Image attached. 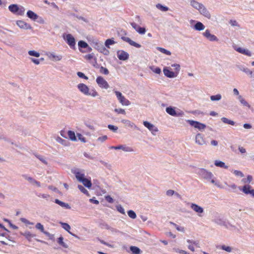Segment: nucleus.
Returning a JSON list of instances; mask_svg holds the SVG:
<instances>
[{
	"label": "nucleus",
	"mask_w": 254,
	"mask_h": 254,
	"mask_svg": "<svg viewBox=\"0 0 254 254\" xmlns=\"http://www.w3.org/2000/svg\"><path fill=\"white\" fill-rule=\"evenodd\" d=\"M240 190L244 193L248 194L252 190V187L249 185H247L243 186L242 188H240Z\"/></svg>",
	"instance_id": "obj_27"
},
{
	"label": "nucleus",
	"mask_w": 254,
	"mask_h": 254,
	"mask_svg": "<svg viewBox=\"0 0 254 254\" xmlns=\"http://www.w3.org/2000/svg\"><path fill=\"white\" fill-rule=\"evenodd\" d=\"M78 188L79 190L83 193L86 194L87 196H89V193L87 190H86L82 186L78 185Z\"/></svg>",
	"instance_id": "obj_45"
},
{
	"label": "nucleus",
	"mask_w": 254,
	"mask_h": 254,
	"mask_svg": "<svg viewBox=\"0 0 254 254\" xmlns=\"http://www.w3.org/2000/svg\"><path fill=\"white\" fill-rule=\"evenodd\" d=\"M188 122L190 125L194 127L195 128H198L199 130L204 129L206 127L205 125L197 121L188 120Z\"/></svg>",
	"instance_id": "obj_5"
},
{
	"label": "nucleus",
	"mask_w": 254,
	"mask_h": 254,
	"mask_svg": "<svg viewBox=\"0 0 254 254\" xmlns=\"http://www.w3.org/2000/svg\"><path fill=\"white\" fill-rule=\"evenodd\" d=\"M84 58L89 61H91V60H93L95 63L97 62V59L94 57V54H89L86 55L84 56Z\"/></svg>",
	"instance_id": "obj_28"
},
{
	"label": "nucleus",
	"mask_w": 254,
	"mask_h": 254,
	"mask_svg": "<svg viewBox=\"0 0 254 254\" xmlns=\"http://www.w3.org/2000/svg\"><path fill=\"white\" fill-rule=\"evenodd\" d=\"M8 9L12 13L18 15H23L25 12L24 7L22 6H18L16 4H12L9 5Z\"/></svg>",
	"instance_id": "obj_1"
},
{
	"label": "nucleus",
	"mask_w": 254,
	"mask_h": 254,
	"mask_svg": "<svg viewBox=\"0 0 254 254\" xmlns=\"http://www.w3.org/2000/svg\"><path fill=\"white\" fill-rule=\"evenodd\" d=\"M110 148L114 149H116V150L122 149L126 152L133 151V149L132 148H131L130 147H128V146H126L125 145H120L116 146H112L110 147Z\"/></svg>",
	"instance_id": "obj_7"
},
{
	"label": "nucleus",
	"mask_w": 254,
	"mask_h": 254,
	"mask_svg": "<svg viewBox=\"0 0 254 254\" xmlns=\"http://www.w3.org/2000/svg\"><path fill=\"white\" fill-rule=\"evenodd\" d=\"M115 43V42L112 39H108L106 40L105 43V46L108 48H110V45H113Z\"/></svg>",
	"instance_id": "obj_41"
},
{
	"label": "nucleus",
	"mask_w": 254,
	"mask_h": 254,
	"mask_svg": "<svg viewBox=\"0 0 254 254\" xmlns=\"http://www.w3.org/2000/svg\"><path fill=\"white\" fill-rule=\"evenodd\" d=\"M77 74L80 78H84V79H86V80L88 79V78L87 76L85 75V74L81 72H79V71L77 73Z\"/></svg>",
	"instance_id": "obj_56"
},
{
	"label": "nucleus",
	"mask_w": 254,
	"mask_h": 254,
	"mask_svg": "<svg viewBox=\"0 0 254 254\" xmlns=\"http://www.w3.org/2000/svg\"><path fill=\"white\" fill-rule=\"evenodd\" d=\"M131 26L136 31L140 34H144L146 32V29L144 27H139L137 24L134 22L130 23Z\"/></svg>",
	"instance_id": "obj_10"
},
{
	"label": "nucleus",
	"mask_w": 254,
	"mask_h": 254,
	"mask_svg": "<svg viewBox=\"0 0 254 254\" xmlns=\"http://www.w3.org/2000/svg\"><path fill=\"white\" fill-rule=\"evenodd\" d=\"M253 180V177L251 175H248L246 179H244L243 180V182L244 183H250Z\"/></svg>",
	"instance_id": "obj_50"
},
{
	"label": "nucleus",
	"mask_w": 254,
	"mask_h": 254,
	"mask_svg": "<svg viewBox=\"0 0 254 254\" xmlns=\"http://www.w3.org/2000/svg\"><path fill=\"white\" fill-rule=\"evenodd\" d=\"M199 12L204 15L205 17H207V18L209 19L211 17V15L209 11L207 10V9L206 8V7L202 5L201 7L199 9Z\"/></svg>",
	"instance_id": "obj_16"
},
{
	"label": "nucleus",
	"mask_w": 254,
	"mask_h": 254,
	"mask_svg": "<svg viewBox=\"0 0 254 254\" xmlns=\"http://www.w3.org/2000/svg\"><path fill=\"white\" fill-rule=\"evenodd\" d=\"M28 54L30 56H34L35 57H39L40 56V54L38 52L35 51H29Z\"/></svg>",
	"instance_id": "obj_48"
},
{
	"label": "nucleus",
	"mask_w": 254,
	"mask_h": 254,
	"mask_svg": "<svg viewBox=\"0 0 254 254\" xmlns=\"http://www.w3.org/2000/svg\"><path fill=\"white\" fill-rule=\"evenodd\" d=\"M27 15L29 18L33 20H36L38 17V16L37 14L30 10L27 11Z\"/></svg>",
	"instance_id": "obj_25"
},
{
	"label": "nucleus",
	"mask_w": 254,
	"mask_h": 254,
	"mask_svg": "<svg viewBox=\"0 0 254 254\" xmlns=\"http://www.w3.org/2000/svg\"><path fill=\"white\" fill-rule=\"evenodd\" d=\"M127 214L129 217L132 219H135L136 217L135 213L133 210H129L127 212Z\"/></svg>",
	"instance_id": "obj_49"
},
{
	"label": "nucleus",
	"mask_w": 254,
	"mask_h": 254,
	"mask_svg": "<svg viewBox=\"0 0 254 254\" xmlns=\"http://www.w3.org/2000/svg\"><path fill=\"white\" fill-rule=\"evenodd\" d=\"M75 177L79 182H80L83 178H85L84 175L79 172L75 173Z\"/></svg>",
	"instance_id": "obj_44"
},
{
	"label": "nucleus",
	"mask_w": 254,
	"mask_h": 254,
	"mask_svg": "<svg viewBox=\"0 0 254 254\" xmlns=\"http://www.w3.org/2000/svg\"><path fill=\"white\" fill-rule=\"evenodd\" d=\"M214 164L215 166L220 167L221 168H224L225 169L228 168V166H226L225 163L221 161L216 160L215 161Z\"/></svg>",
	"instance_id": "obj_37"
},
{
	"label": "nucleus",
	"mask_w": 254,
	"mask_h": 254,
	"mask_svg": "<svg viewBox=\"0 0 254 254\" xmlns=\"http://www.w3.org/2000/svg\"><path fill=\"white\" fill-rule=\"evenodd\" d=\"M233 173L236 176H240L241 177H243L244 176V174H243V173L242 172L240 171L235 170L233 172Z\"/></svg>",
	"instance_id": "obj_57"
},
{
	"label": "nucleus",
	"mask_w": 254,
	"mask_h": 254,
	"mask_svg": "<svg viewBox=\"0 0 254 254\" xmlns=\"http://www.w3.org/2000/svg\"><path fill=\"white\" fill-rule=\"evenodd\" d=\"M152 70L156 74H160L161 72V69L159 67H156L154 69L151 68Z\"/></svg>",
	"instance_id": "obj_61"
},
{
	"label": "nucleus",
	"mask_w": 254,
	"mask_h": 254,
	"mask_svg": "<svg viewBox=\"0 0 254 254\" xmlns=\"http://www.w3.org/2000/svg\"><path fill=\"white\" fill-rule=\"evenodd\" d=\"M66 40L68 45L71 47H74L75 45V39L74 37L70 34L66 36Z\"/></svg>",
	"instance_id": "obj_13"
},
{
	"label": "nucleus",
	"mask_w": 254,
	"mask_h": 254,
	"mask_svg": "<svg viewBox=\"0 0 254 254\" xmlns=\"http://www.w3.org/2000/svg\"><path fill=\"white\" fill-rule=\"evenodd\" d=\"M22 235L29 241H31V239L35 236V235L31 234L30 232L27 231L22 234Z\"/></svg>",
	"instance_id": "obj_34"
},
{
	"label": "nucleus",
	"mask_w": 254,
	"mask_h": 254,
	"mask_svg": "<svg viewBox=\"0 0 254 254\" xmlns=\"http://www.w3.org/2000/svg\"><path fill=\"white\" fill-rule=\"evenodd\" d=\"M122 122L123 123L126 124L127 126L128 127H131L132 128H135L137 127L136 125L134 123L131 122L130 121H129L128 120H124L122 121Z\"/></svg>",
	"instance_id": "obj_38"
},
{
	"label": "nucleus",
	"mask_w": 254,
	"mask_h": 254,
	"mask_svg": "<svg viewBox=\"0 0 254 254\" xmlns=\"http://www.w3.org/2000/svg\"><path fill=\"white\" fill-rule=\"evenodd\" d=\"M175 194V191L173 190H169L166 191V194L168 196H172Z\"/></svg>",
	"instance_id": "obj_64"
},
{
	"label": "nucleus",
	"mask_w": 254,
	"mask_h": 254,
	"mask_svg": "<svg viewBox=\"0 0 254 254\" xmlns=\"http://www.w3.org/2000/svg\"><path fill=\"white\" fill-rule=\"evenodd\" d=\"M156 7L163 11H166L169 9L168 7L163 6L162 5L159 3L156 5Z\"/></svg>",
	"instance_id": "obj_46"
},
{
	"label": "nucleus",
	"mask_w": 254,
	"mask_h": 254,
	"mask_svg": "<svg viewBox=\"0 0 254 254\" xmlns=\"http://www.w3.org/2000/svg\"><path fill=\"white\" fill-rule=\"evenodd\" d=\"M47 55L50 59L54 61H61L63 58L61 55H56L55 54L52 53H49L47 54Z\"/></svg>",
	"instance_id": "obj_17"
},
{
	"label": "nucleus",
	"mask_w": 254,
	"mask_h": 254,
	"mask_svg": "<svg viewBox=\"0 0 254 254\" xmlns=\"http://www.w3.org/2000/svg\"><path fill=\"white\" fill-rule=\"evenodd\" d=\"M36 229L39 230L41 232L44 233L46 236L49 237V238L51 240H53L54 238V235L50 234L49 232L47 231H45L44 230V228L43 225L40 223H37L35 226Z\"/></svg>",
	"instance_id": "obj_4"
},
{
	"label": "nucleus",
	"mask_w": 254,
	"mask_h": 254,
	"mask_svg": "<svg viewBox=\"0 0 254 254\" xmlns=\"http://www.w3.org/2000/svg\"><path fill=\"white\" fill-rule=\"evenodd\" d=\"M187 242L190 244V245L188 246V248L192 252L194 251V248L193 247V245H195L196 247H199L198 243L196 241L188 240Z\"/></svg>",
	"instance_id": "obj_22"
},
{
	"label": "nucleus",
	"mask_w": 254,
	"mask_h": 254,
	"mask_svg": "<svg viewBox=\"0 0 254 254\" xmlns=\"http://www.w3.org/2000/svg\"><path fill=\"white\" fill-rule=\"evenodd\" d=\"M117 56L119 60L122 61H126L129 58L128 54L123 50L118 51L117 52Z\"/></svg>",
	"instance_id": "obj_6"
},
{
	"label": "nucleus",
	"mask_w": 254,
	"mask_h": 254,
	"mask_svg": "<svg viewBox=\"0 0 254 254\" xmlns=\"http://www.w3.org/2000/svg\"><path fill=\"white\" fill-rule=\"evenodd\" d=\"M194 27L195 30L198 31L203 30L205 28L204 25L200 22H197Z\"/></svg>",
	"instance_id": "obj_33"
},
{
	"label": "nucleus",
	"mask_w": 254,
	"mask_h": 254,
	"mask_svg": "<svg viewBox=\"0 0 254 254\" xmlns=\"http://www.w3.org/2000/svg\"><path fill=\"white\" fill-rule=\"evenodd\" d=\"M100 72L103 73L105 75H107L109 74V71L108 69L105 67L101 66L100 69Z\"/></svg>",
	"instance_id": "obj_51"
},
{
	"label": "nucleus",
	"mask_w": 254,
	"mask_h": 254,
	"mask_svg": "<svg viewBox=\"0 0 254 254\" xmlns=\"http://www.w3.org/2000/svg\"><path fill=\"white\" fill-rule=\"evenodd\" d=\"M221 249L223 250L226 251L227 252H231L232 251V249L231 247L229 246H226L225 245L222 246Z\"/></svg>",
	"instance_id": "obj_55"
},
{
	"label": "nucleus",
	"mask_w": 254,
	"mask_h": 254,
	"mask_svg": "<svg viewBox=\"0 0 254 254\" xmlns=\"http://www.w3.org/2000/svg\"><path fill=\"white\" fill-rule=\"evenodd\" d=\"M201 174L204 178L207 180L211 179L213 177V175L211 172H208L205 169L201 170Z\"/></svg>",
	"instance_id": "obj_19"
},
{
	"label": "nucleus",
	"mask_w": 254,
	"mask_h": 254,
	"mask_svg": "<svg viewBox=\"0 0 254 254\" xmlns=\"http://www.w3.org/2000/svg\"><path fill=\"white\" fill-rule=\"evenodd\" d=\"M238 99L240 102L245 106L248 107L249 108L250 107V105L249 103L242 97V96L240 95L238 97Z\"/></svg>",
	"instance_id": "obj_40"
},
{
	"label": "nucleus",
	"mask_w": 254,
	"mask_h": 254,
	"mask_svg": "<svg viewBox=\"0 0 254 254\" xmlns=\"http://www.w3.org/2000/svg\"><path fill=\"white\" fill-rule=\"evenodd\" d=\"M130 250L132 253V254H140L141 251L140 250L135 246H131L130 248Z\"/></svg>",
	"instance_id": "obj_36"
},
{
	"label": "nucleus",
	"mask_w": 254,
	"mask_h": 254,
	"mask_svg": "<svg viewBox=\"0 0 254 254\" xmlns=\"http://www.w3.org/2000/svg\"><path fill=\"white\" fill-rule=\"evenodd\" d=\"M55 202V203L59 204L61 206H62L63 207H64L66 209H70V208H71L68 203L64 202L58 199H56Z\"/></svg>",
	"instance_id": "obj_26"
},
{
	"label": "nucleus",
	"mask_w": 254,
	"mask_h": 254,
	"mask_svg": "<svg viewBox=\"0 0 254 254\" xmlns=\"http://www.w3.org/2000/svg\"><path fill=\"white\" fill-rule=\"evenodd\" d=\"M117 209L121 213H122L123 214H125V210H124V208L121 205H119L117 206Z\"/></svg>",
	"instance_id": "obj_53"
},
{
	"label": "nucleus",
	"mask_w": 254,
	"mask_h": 254,
	"mask_svg": "<svg viewBox=\"0 0 254 254\" xmlns=\"http://www.w3.org/2000/svg\"><path fill=\"white\" fill-rule=\"evenodd\" d=\"M96 82L102 88L108 89L109 87V85L107 81L102 76H98L97 77Z\"/></svg>",
	"instance_id": "obj_3"
},
{
	"label": "nucleus",
	"mask_w": 254,
	"mask_h": 254,
	"mask_svg": "<svg viewBox=\"0 0 254 254\" xmlns=\"http://www.w3.org/2000/svg\"><path fill=\"white\" fill-rule=\"evenodd\" d=\"M143 125L147 127L150 131L152 132H157L158 131L157 128L155 127L153 124L149 123L147 121H144Z\"/></svg>",
	"instance_id": "obj_15"
},
{
	"label": "nucleus",
	"mask_w": 254,
	"mask_h": 254,
	"mask_svg": "<svg viewBox=\"0 0 254 254\" xmlns=\"http://www.w3.org/2000/svg\"><path fill=\"white\" fill-rule=\"evenodd\" d=\"M97 50L99 52L103 54L104 55H108L110 53L109 51L103 45H100L98 46Z\"/></svg>",
	"instance_id": "obj_23"
},
{
	"label": "nucleus",
	"mask_w": 254,
	"mask_h": 254,
	"mask_svg": "<svg viewBox=\"0 0 254 254\" xmlns=\"http://www.w3.org/2000/svg\"><path fill=\"white\" fill-rule=\"evenodd\" d=\"M163 72L164 75L169 78H173L176 77L178 74L175 71H172L169 67H166L163 69Z\"/></svg>",
	"instance_id": "obj_9"
},
{
	"label": "nucleus",
	"mask_w": 254,
	"mask_h": 254,
	"mask_svg": "<svg viewBox=\"0 0 254 254\" xmlns=\"http://www.w3.org/2000/svg\"><path fill=\"white\" fill-rule=\"evenodd\" d=\"M221 98V95L220 94H217L216 95H212L210 96V99L212 101H219Z\"/></svg>",
	"instance_id": "obj_47"
},
{
	"label": "nucleus",
	"mask_w": 254,
	"mask_h": 254,
	"mask_svg": "<svg viewBox=\"0 0 254 254\" xmlns=\"http://www.w3.org/2000/svg\"><path fill=\"white\" fill-rule=\"evenodd\" d=\"M236 50L241 53V54H242L243 55H246V56H251L252 54H251V52L248 50V49H244V48H240V47H239V48H237Z\"/></svg>",
	"instance_id": "obj_21"
},
{
	"label": "nucleus",
	"mask_w": 254,
	"mask_h": 254,
	"mask_svg": "<svg viewBox=\"0 0 254 254\" xmlns=\"http://www.w3.org/2000/svg\"><path fill=\"white\" fill-rule=\"evenodd\" d=\"M195 142L199 145H203L205 143V140L201 134L198 133L196 135Z\"/></svg>",
	"instance_id": "obj_20"
},
{
	"label": "nucleus",
	"mask_w": 254,
	"mask_h": 254,
	"mask_svg": "<svg viewBox=\"0 0 254 254\" xmlns=\"http://www.w3.org/2000/svg\"><path fill=\"white\" fill-rule=\"evenodd\" d=\"M68 136L69 138L72 140V141H76V137L75 136V134L74 131L71 130H68Z\"/></svg>",
	"instance_id": "obj_35"
},
{
	"label": "nucleus",
	"mask_w": 254,
	"mask_h": 254,
	"mask_svg": "<svg viewBox=\"0 0 254 254\" xmlns=\"http://www.w3.org/2000/svg\"><path fill=\"white\" fill-rule=\"evenodd\" d=\"M157 50H159L160 52H161V53L166 55H171V53L169 51H168L166 49H165L164 48H161V47H157Z\"/></svg>",
	"instance_id": "obj_43"
},
{
	"label": "nucleus",
	"mask_w": 254,
	"mask_h": 254,
	"mask_svg": "<svg viewBox=\"0 0 254 254\" xmlns=\"http://www.w3.org/2000/svg\"><path fill=\"white\" fill-rule=\"evenodd\" d=\"M77 137L79 140H80L81 141L85 142L86 141L85 138L83 136V135L80 133L77 134Z\"/></svg>",
	"instance_id": "obj_62"
},
{
	"label": "nucleus",
	"mask_w": 254,
	"mask_h": 254,
	"mask_svg": "<svg viewBox=\"0 0 254 254\" xmlns=\"http://www.w3.org/2000/svg\"><path fill=\"white\" fill-rule=\"evenodd\" d=\"M115 112H116L118 114H126V112L124 109L119 108V109H115Z\"/></svg>",
	"instance_id": "obj_54"
},
{
	"label": "nucleus",
	"mask_w": 254,
	"mask_h": 254,
	"mask_svg": "<svg viewBox=\"0 0 254 254\" xmlns=\"http://www.w3.org/2000/svg\"><path fill=\"white\" fill-rule=\"evenodd\" d=\"M18 26L24 29H30L32 28L31 25L23 20H18L16 22Z\"/></svg>",
	"instance_id": "obj_11"
},
{
	"label": "nucleus",
	"mask_w": 254,
	"mask_h": 254,
	"mask_svg": "<svg viewBox=\"0 0 254 254\" xmlns=\"http://www.w3.org/2000/svg\"><path fill=\"white\" fill-rule=\"evenodd\" d=\"M221 121L225 124L231 125L232 126H234L235 125V122L234 121L229 120L228 119L225 117L222 118Z\"/></svg>",
	"instance_id": "obj_39"
},
{
	"label": "nucleus",
	"mask_w": 254,
	"mask_h": 254,
	"mask_svg": "<svg viewBox=\"0 0 254 254\" xmlns=\"http://www.w3.org/2000/svg\"><path fill=\"white\" fill-rule=\"evenodd\" d=\"M108 127L110 129L112 130L115 132L116 131L118 128L117 127L114 126L112 125H108Z\"/></svg>",
	"instance_id": "obj_59"
},
{
	"label": "nucleus",
	"mask_w": 254,
	"mask_h": 254,
	"mask_svg": "<svg viewBox=\"0 0 254 254\" xmlns=\"http://www.w3.org/2000/svg\"><path fill=\"white\" fill-rule=\"evenodd\" d=\"M80 182L82 183L83 185L88 188H90L92 186L91 181L86 178H83Z\"/></svg>",
	"instance_id": "obj_29"
},
{
	"label": "nucleus",
	"mask_w": 254,
	"mask_h": 254,
	"mask_svg": "<svg viewBox=\"0 0 254 254\" xmlns=\"http://www.w3.org/2000/svg\"><path fill=\"white\" fill-rule=\"evenodd\" d=\"M78 89L85 95H88L89 93V88L87 85L83 83H80L77 86Z\"/></svg>",
	"instance_id": "obj_12"
},
{
	"label": "nucleus",
	"mask_w": 254,
	"mask_h": 254,
	"mask_svg": "<svg viewBox=\"0 0 254 254\" xmlns=\"http://www.w3.org/2000/svg\"><path fill=\"white\" fill-rule=\"evenodd\" d=\"M115 93L117 96L118 99L119 100L120 103H121L124 106H128L130 105V103L128 100L126 99L125 96H124L122 94L117 91H115Z\"/></svg>",
	"instance_id": "obj_2"
},
{
	"label": "nucleus",
	"mask_w": 254,
	"mask_h": 254,
	"mask_svg": "<svg viewBox=\"0 0 254 254\" xmlns=\"http://www.w3.org/2000/svg\"><path fill=\"white\" fill-rule=\"evenodd\" d=\"M107 135H103L102 136L99 137L98 138V140L100 141L101 142H103L107 139Z\"/></svg>",
	"instance_id": "obj_63"
},
{
	"label": "nucleus",
	"mask_w": 254,
	"mask_h": 254,
	"mask_svg": "<svg viewBox=\"0 0 254 254\" xmlns=\"http://www.w3.org/2000/svg\"><path fill=\"white\" fill-rule=\"evenodd\" d=\"M78 46H79V48H88V51H91L92 50L91 48L89 47V46L87 44V43H86L85 42L83 41H79L78 43Z\"/></svg>",
	"instance_id": "obj_30"
},
{
	"label": "nucleus",
	"mask_w": 254,
	"mask_h": 254,
	"mask_svg": "<svg viewBox=\"0 0 254 254\" xmlns=\"http://www.w3.org/2000/svg\"><path fill=\"white\" fill-rule=\"evenodd\" d=\"M122 39L123 41L127 42L129 45L133 46L136 48H140L141 45L134 41L131 40L129 38L127 37H122Z\"/></svg>",
	"instance_id": "obj_14"
},
{
	"label": "nucleus",
	"mask_w": 254,
	"mask_h": 254,
	"mask_svg": "<svg viewBox=\"0 0 254 254\" xmlns=\"http://www.w3.org/2000/svg\"><path fill=\"white\" fill-rule=\"evenodd\" d=\"M63 238L62 237H60L58 239V243L59 245L63 246L64 248H67L68 247L67 245L64 242Z\"/></svg>",
	"instance_id": "obj_42"
},
{
	"label": "nucleus",
	"mask_w": 254,
	"mask_h": 254,
	"mask_svg": "<svg viewBox=\"0 0 254 254\" xmlns=\"http://www.w3.org/2000/svg\"><path fill=\"white\" fill-rule=\"evenodd\" d=\"M190 207L192 209H193L195 212H196L198 214H201L203 212V208L196 204L191 203Z\"/></svg>",
	"instance_id": "obj_18"
},
{
	"label": "nucleus",
	"mask_w": 254,
	"mask_h": 254,
	"mask_svg": "<svg viewBox=\"0 0 254 254\" xmlns=\"http://www.w3.org/2000/svg\"><path fill=\"white\" fill-rule=\"evenodd\" d=\"M166 112L169 115L173 116H177V114L175 110L172 107H167L166 109Z\"/></svg>",
	"instance_id": "obj_31"
},
{
	"label": "nucleus",
	"mask_w": 254,
	"mask_h": 254,
	"mask_svg": "<svg viewBox=\"0 0 254 254\" xmlns=\"http://www.w3.org/2000/svg\"><path fill=\"white\" fill-rule=\"evenodd\" d=\"M172 66L175 67V72L178 74L180 70V65L179 64H173Z\"/></svg>",
	"instance_id": "obj_52"
},
{
	"label": "nucleus",
	"mask_w": 254,
	"mask_h": 254,
	"mask_svg": "<svg viewBox=\"0 0 254 254\" xmlns=\"http://www.w3.org/2000/svg\"><path fill=\"white\" fill-rule=\"evenodd\" d=\"M61 223L62 227L65 230L67 231L70 234H71L73 236H74V237H75L76 238H78L76 235H75L74 234H72L71 232H70L69 230L70 229V226H69V225H68L67 223H66L62 222Z\"/></svg>",
	"instance_id": "obj_24"
},
{
	"label": "nucleus",
	"mask_w": 254,
	"mask_h": 254,
	"mask_svg": "<svg viewBox=\"0 0 254 254\" xmlns=\"http://www.w3.org/2000/svg\"><path fill=\"white\" fill-rule=\"evenodd\" d=\"M174 250H175V251L176 253H179V254H190L188 252H186L185 251L179 250L178 249H175Z\"/></svg>",
	"instance_id": "obj_58"
},
{
	"label": "nucleus",
	"mask_w": 254,
	"mask_h": 254,
	"mask_svg": "<svg viewBox=\"0 0 254 254\" xmlns=\"http://www.w3.org/2000/svg\"><path fill=\"white\" fill-rule=\"evenodd\" d=\"M203 35L210 41H217L218 40L217 37L211 34L208 30H206L203 33Z\"/></svg>",
	"instance_id": "obj_8"
},
{
	"label": "nucleus",
	"mask_w": 254,
	"mask_h": 254,
	"mask_svg": "<svg viewBox=\"0 0 254 254\" xmlns=\"http://www.w3.org/2000/svg\"><path fill=\"white\" fill-rule=\"evenodd\" d=\"M23 176L28 181H29L30 183H34V181H35V180L33 179L31 177H27L26 175H23Z\"/></svg>",
	"instance_id": "obj_60"
},
{
	"label": "nucleus",
	"mask_w": 254,
	"mask_h": 254,
	"mask_svg": "<svg viewBox=\"0 0 254 254\" xmlns=\"http://www.w3.org/2000/svg\"><path fill=\"white\" fill-rule=\"evenodd\" d=\"M190 4L192 6H193L194 8L199 10V9L201 7V6L202 5V4L198 2L197 1L194 0H191L190 1Z\"/></svg>",
	"instance_id": "obj_32"
}]
</instances>
